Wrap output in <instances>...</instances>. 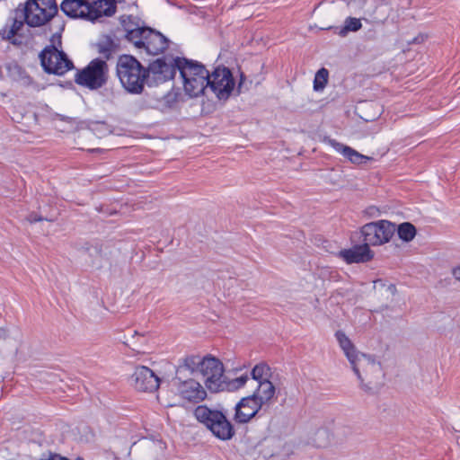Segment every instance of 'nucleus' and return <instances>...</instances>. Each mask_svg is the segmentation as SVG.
<instances>
[{"instance_id": "nucleus-1", "label": "nucleus", "mask_w": 460, "mask_h": 460, "mask_svg": "<svg viewBox=\"0 0 460 460\" xmlns=\"http://www.w3.org/2000/svg\"><path fill=\"white\" fill-rule=\"evenodd\" d=\"M334 336L356 375L360 387L366 391L372 390L379 384L382 376L380 363L371 356L360 352L343 331H337Z\"/></svg>"}, {"instance_id": "nucleus-2", "label": "nucleus", "mask_w": 460, "mask_h": 460, "mask_svg": "<svg viewBox=\"0 0 460 460\" xmlns=\"http://www.w3.org/2000/svg\"><path fill=\"white\" fill-rule=\"evenodd\" d=\"M116 74L121 86L132 94L143 92L148 77V70L130 55H122L118 58Z\"/></svg>"}, {"instance_id": "nucleus-3", "label": "nucleus", "mask_w": 460, "mask_h": 460, "mask_svg": "<svg viewBox=\"0 0 460 460\" xmlns=\"http://www.w3.org/2000/svg\"><path fill=\"white\" fill-rule=\"evenodd\" d=\"M197 420L204 425L217 438L226 441L231 439L235 430L226 414L207 405H199L194 410Z\"/></svg>"}, {"instance_id": "nucleus-4", "label": "nucleus", "mask_w": 460, "mask_h": 460, "mask_svg": "<svg viewBox=\"0 0 460 460\" xmlns=\"http://www.w3.org/2000/svg\"><path fill=\"white\" fill-rule=\"evenodd\" d=\"M183 80V88L190 97H197L208 88V71L197 62L182 59L177 63Z\"/></svg>"}, {"instance_id": "nucleus-5", "label": "nucleus", "mask_w": 460, "mask_h": 460, "mask_svg": "<svg viewBox=\"0 0 460 460\" xmlns=\"http://www.w3.org/2000/svg\"><path fill=\"white\" fill-rule=\"evenodd\" d=\"M126 36L138 50L149 55H158L168 47L167 38L149 27L128 30Z\"/></svg>"}, {"instance_id": "nucleus-6", "label": "nucleus", "mask_w": 460, "mask_h": 460, "mask_svg": "<svg viewBox=\"0 0 460 460\" xmlns=\"http://www.w3.org/2000/svg\"><path fill=\"white\" fill-rule=\"evenodd\" d=\"M57 13L56 0H28L23 8L24 21L31 27L46 24Z\"/></svg>"}, {"instance_id": "nucleus-7", "label": "nucleus", "mask_w": 460, "mask_h": 460, "mask_svg": "<svg viewBox=\"0 0 460 460\" xmlns=\"http://www.w3.org/2000/svg\"><path fill=\"white\" fill-rule=\"evenodd\" d=\"M45 72L63 75L74 68L73 62L66 54L53 45L46 46L39 55Z\"/></svg>"}, {"instance_id": "nucleus-8", "label": "nucleus", "mask_w": 460, "mask_h": 460, "mask_svg": "<svg viewBox=\"0 0 460 460\" xmlns=\"http://www.w3.org/2000/svg\"><path fill=\"white\" fill-rule=\"evenodd\" d=\"M396 226L387 220L367 223L361 227L364 243L369 247L388 243L394 234Z\"/></svg>"}, {"instance_id": "nucleus-9", "label": "nucleus", "mask_w": 460, "mask_h": 460, "mask_svg": "<svg viewBox=\"0 0 460 460\" xmlns=\"http://www.w3.org/2000/svg\"><path fill=\"white\" fill-rule=\"evenodd\" d=\"M204 377L207 389L212 393L225 390L226 379L223 363L215 357H203V364L199 372Z\"/></svg>"}, {"instance_id": "nucleus-10", "label": "nucleus", "mask_w": 460, "mask_h": 460, "mask_svg": "<svg viewBox=\"0 0 460 460\" xmlns=\"http://www.w3.org/2000/svg\"><path fill=\"white\" fill-rule=\"evenodd\" d=\"M108 78V65L100 58L93 59L76 75L75 82L90 89L101 88Z\"/></svg>"}, {"instance_id": "nucleus-11", "label": "nucleus", "mask_w": 460, "mask_h": 460, "mask_svg": "<svg viewBox=\"0 0 460 460\" xmlns=\"http://www.w3.org/2000/svg\"><path fill=\"white\" fill-rule=\"evenodd\" d=\"M208 87L216 94L219 100H226L234 88V80L231 71L226 68H216L208 74Z\"/></svg>"}, {"instance_id": "nucleus-12", "label": "nucleus", "mask_w": 460, "mask_h": 460, "mask_svg": "<svg viewBox=\"0 0 460 460\" xmlns=\"http://www.w3.org/2000/svg\"><path fill=\"white\" fill-rule=\"evenodd\" d=\"M172 385L177 394L189 402H198L207 397L205 388L196 380H181L179 376L173 379Z\"/></svg>"}, {"instance_id": "nucleus-13", "label": "nucleus", "mask_w": 460, "mask_h": 460, "mask_svg": "<svg viewBox=\"0 0 460 460\" xmlns=\"http://www.w3.org/2000/svg\"><path fill=\"white\" fill-rule=\"evenodd\" d=\"M131 384L141 392H154L160 385L159 377L147 367L138 366L131 376Z\"/></svg>"}, {"instance_id": "nucleus-14", "label": "nucleus", "mask_w": 460, "mask_h": 460, "mask_svg": "<svg viewBox=\"0 0 460 460\" xmlns=\"http://www.w3.org/2000/svg\"><path fill=\"white\" fill-rule=\"evenodd\" d=\"M178 61H182V59L176 58L173 61L166 62L163 58H157L146 68L148 75H152L157 84L171 80L173 78L176 70H178Z\"/></svg>"}, {"instance_id": "nucleus-15", "label": "nucleus", "mask_w": 460, "mask_h": 460, "mask_svg": "<svg viewBox=\"0 0 460 460\" xmlns=\"http://www.w3.org/2000/svg\"><path fill=\"white\" fill-rule=\"evenodd\" d=\"M261 409V406L251 395L244 397L235 405L234 420L237 423H247Z\"/></svg>"}, {"instance_id": "nucleus-16", "label": "nucleus", "mask_w": 460, "mask_h": 460, "mask_svg": "<svg viewBox=\"0 0 460 460\" xmlns=\"http://www.w3.org/2000/svg\"><path fill=\"white\" fill-rule=\"evenodd\" d=\"M339 256L347 263L351 264L367 262L373 259L374 253L364 243L363 244H357L349 249L340 251Z\"/></svg>"}, {"instance_id": "nucleus-17", "label": "nucleus", "mask_w": 460, "mask_h": 460, "mask_svg": "<svg viewBox=\"0 0 460 460\" xmlns=\"http://www.w3.org/2000/svg\"><path fill=\"white\" fill-rule=\"evenodd\" d=\"M88 10L86 14L89 21H94L102 16H111L116 12L115 0H86Z\"/></svg>"}, {"instance_id": "nucleus-18", "label": "nucleus", "mask_w": 460, "mask_h": 460, "mask_svg": "<svg viewBox=\"0 0 460 460\" xmlns=\"http://www.w3.org/2000/svg\"><path fill=\"white\" fill-rule=\"evenodd\" d=\"M328 144L339 154L342 155L350 163L354 164H362L370 161L372 158L358 153L352 147L340 143L334 139H329Z\"/></svg>"}, {"instance_id": "nucleus-19", "label": "nucleus", "mask_w": 460, "mask_h": 460, "mask_svg": "<svg viewBox=\"0 0 460 460\" xmlns=\"http://www.w3.org/2000/svg\"><path fill=\"white\" fill-rule=\"evenodd\" d=\"M61 11L71 18L88 20L86 0H63L60 4Z\"/></svg>"}, {"instance_id": "nucleus-20", "label": "nucleus", "mask_w": 460, "mask_h": 460, "mask_svg": "<svg viewBox=\"0 0 460 460\" xmlns=\"http://www.w3.org/2000/svg\"><path fill=\"white\" fill-rule=\"evenodd\" d=\"M275 395V386L269 379L258 383V387L251 395L262 407L269 403Z\"/></svg>"}, {"instance_id": "nucleus-21", "label": "nucleus", "mask_w": 460, "mask_h": 460, "mask_svg": "<svg viewBox=\"0 0 460 460\" xmlns=\"http://www.w3.org/2000/svg\"><path fill=\"white\" fill-rule=\"evenodd\" d=\"M203 364V358L199 355L187 356L182 359L181 364L179 366L177 374H180L183 369L190 373L200 372Z\"/></svg>"}, {"instance_id": "nucleus-22", "label": "nucleus", "mask_w": 460, "mask_h": 460, "mask_svg": "<svg viewBox=\"0 0 460 460\" xmlns=\"http://www.w3.org/2000/svg\"><path fill=\"white\" fill-rule=\"evenodd\" d=\"M361 20L355 17H348L344 21V25L337 32L340 36L345 37L349 31H358L361 29Z\"/></svg>"}, {"instance_id": "nucleus-23", "label": "nucleus", "mask_w": 460, "mask_h": 460, "mask_svg": "<svg viewBox=\"0 0 460 460\" xmlns=\"http://www.w3.org/2000/svg\"><path fill=\"white\" fill-rule=\"evenodd\" d=\"M397 233L400 239L410 242L415 237L416 229L412 224L406 222L398 226Z\"/></svg>"}, {"instance_id": "nucleus-24", "label": "nucleus", "mask_w": 460, "mask_h": 460, "mask_svg": "<svg viewBox=\"0 0 460 460\" xmlns=\"http://www.w3.org/2000/svg\"><path fill=\"white\" fill-rule=\"evenodd\" d=\"M332 434L326 429H318L314 436V443L317 447H326L332 442Z\"/></svg>"}, {"instance_id": "nucleus-25", "label": "nucleus", "mask_w": 460, "mask_h": 460, "mask_svg": "<svg viewBox=\"0 0 460 460\" xmlns=\"http://www.w3.org/2000/svg\"><path fill=\"white\" fill-rule=\"evenodd\" d=\"M270 367L265 363H259L254 366V367L252 370V379L258 381H262L264 379H268L270 376Z\"/></svg>"}, {"instance_id": "nucleus-26", "label": "nucleus", "mask_w": 460, "mask_h": 460, "mask_svg": "<svg viewBox=\"0 0 460 460\" xmlns=\"http://www.w3.org/2000/svg\"><path fill=\"white\" fill-rule=\"evenodd\" d=\"M329 72L326 68L319 69L314 79V91H322L326 86L328 82Z\"/></svg>"}, {"instance_id": "nucleus-27", "label": "nucleus", "mask_w": 460, "mask_h": 460, "mask_svg": "<svg viewBox=\"0 0 460 460\" xmlns=\"http://www.w3.org/2000/svg\"><path fill=\"white\" fill-rule=\"evenodd\" d=\"M248 380H249V376L247 375H243L241 376L232 379L228 383L226 382L225 389L237 390V389L244 386V385L247 383Z\"/></svg>"}, {"instance_id": "nucleus-28", "label": "nucleus", "mask_w": 460, "mask_h": 460, "mask_svg": "<svg viewBox=\"0 0 460 460\" xmlns=\"http://www.w3.org/2000/svg\"><path fill=\"white\" fill-rule=\"evenodd\" d=\"M453 277L460 282V265L452 270Z\"/></svg>"}, {"instance_id": "nucleus-29", "label": "nucleus", "mask_w": 460, "mask_h": 460, "mask_svg": "<svg viewBox=\"0 0 460 460\" xmlns=\"http://www.w3.org/2000/svg\"><path fill=\"white\" fill-rule=\"evenodd\" d=\"M28 219H29V221H30L31 223H35V222H38V221H41V220H42V218H41V217H37L36 216H32V215H31V216L29 217V218H28Z\"/></svg>"}, {"instance_id": "nucleus-30", "label": "nucleus", "mask_w": 460, "mask_h": 460, "mask_svg": "<svg viewBox=\"0 0 460 460\" xmlns=\"http://www.w3.org/2000/svg\"><path fill=\"white\" fill-rule=\"evenodd\" d=\"M16 23H17L16 22L13 23V29H12L13 31L19 30L20 25H22V22H20L19 25H16Z\"/></svg>"}, {"instance_id": "nucleus-31", "label": "nucleus", "mask_w": 460, "mask_h": 460, "mask_svg": "<svg viewBox=\"0 0 460 460\" xmlns=\"http://www.w3.org/2000/svg\"><path fill=\"white\" fill-rule=\"evenodd\" d=\"M389 289H391V290H393V291H394V290H395V287H394V285H391V286L389 287Z\"/></svg>"}, {"instance_id": "nucleus-32", "label": "nucleus", "mask_w": 460, "mask_h": 460, "mask_svg": "<svg viewBox=\"0 0 460 460\" xmlns=\"http://www.w3.org/2000/svg\"><path fill=\"white\" fill-rule=\"evenodd\" d=\"M13 68L19 70L20 67L17 65H13Z\"/></svg>"}]
</instances>
